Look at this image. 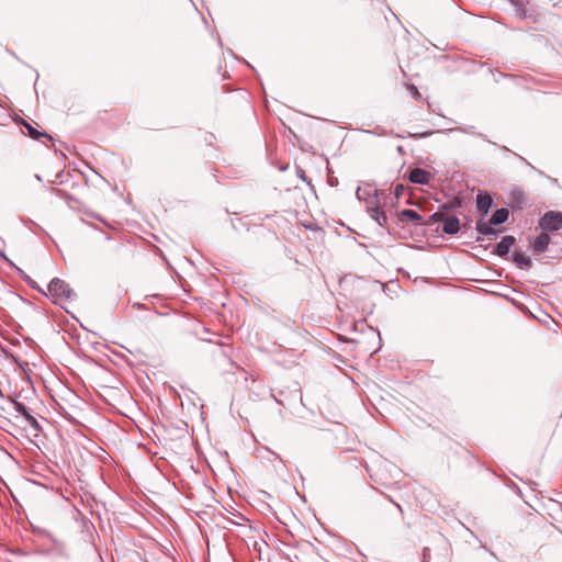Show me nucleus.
<instances>
[{
    "mask_svg": "<svg viewBox=\"0 0 562 562\" xmlns=\"http://www.w3.org/2000/svg\"><path fill=\"white\" fill-rule=\"evenodd\" d=\"M46 292V296H48L54 304L59 305L74 300L76 296V293L70 285L59 278H54L48 283Z\"/></svg>",
    "mask_w": 562,
    "mask_h": 562,
    "instance_id": "1",
    "label": "nucleus"
},
{
    "mask_svg": "<svg viewBox=\"0 0 562 562\" xmlns=\"http://www.w3.org/2000/svg\"><path fill=\"white\" fill-rule=\"evenodd\" d=\"M543 232H555L562 228V213L549 211L539 221Z\"/></svg>",
    "mask_w": 562,
    "mask_h": 562,
    "instance_id": "2",
    "label": "nucleus"
},
{
    "mask_svg": "<svg viewBox=\"0 0 562 562\" xmlns=\"http://www.w3.org/2000/svg\"><path fill=\"white\" fill-rule=\"evenodd\" d=\"M408 179L416 184H428L431 179V173L422 168H414L411 170Z\"/></svg>",
    "mask_w": 562,
    "mask_h": 562,
    "instance_id": "3",
    "label": "nucleus"
},
{
    "mask_svg": "<svg viewBox=\"0 0 562 562\" xmlns=\"http://www.w3.org/2000/svg\"><path fill=\"white\" fill-rule=\"evenodd\" d=\"M493 199L490 193L487 192H480L476 195V207L477 211L481 212L483 215H486L492 206Z\"/></svg>",
    "mask_w": 562,
    "mask_h": 562,
    "instance_id": "4",
    "label": "nucleus"
},
{
    "mask_svg": "<svg viewBox=\"0 0 562 562\" xmlns=\"http://www.w3.org/2000/svg\"><path fill=\"white\" fill-rule=\"evenodd\" d=\"M515 241L516 239L514 236H504L502 240L497 244L495 254L499 257H505L509 252L510 247L515 244Z\"/></svg>",
    "mask_w": 562,
    "mask_h": 562,
    "instance_id": "5",
    "label": "nucleus"
},
{
    "mask_svg": "<svg viewBox=\"0 0 562 562\" xmlns=\"http://www.w3.org/2000/svg\"><path fill=\"white\" fill-rule=\"evenodd\" d=\"M460 231V223L457 216H446L442 232L447 235H454Z\"/></svg>",
    "mask_w": 562,
    "mask_h": 562,
    "instance_id": "6",
    "label": "nucleus"
},
{
    "mask_svg": "<svg viewBox=\"0 0 562 562\" xmlns=\"http://www.w3.org/2000/svg\"><path fill=\"white\" fill-rule=\"evenodd\" d=\"M368 213L372 220H374L380 226L386 227L387 216L380 206L368 207Z\"/></svg>",
    "mask_w": 562,
    "mask_h": 562,
    "instance_id": "7",
    "label": "nucleus"
},
{
    "mask_svg": "<svg viewBox=\"0 0 562 562\" xmlns=\"http://www.w3.org/2000/svg\"><path fill=\"white\" fill-rule=\"evenodd\" d=\"M550 243V237L547 233H541L539 236H537L532 243V248L535 252L542 254L547 250L548 245Z\"/></svg>",
    "mask_w": 562,
    "mask_h": 562,
    "instance_id": "8",
    "label": "nucleus"
},
{
    "mask_svg": "<svg viewBox=\"0 0 562 562\" xmlns=\"http://www.w3.org/2000/svg\"><path fill=\"white\" fill-rule=\"evenodd\" d=\"M510 204L516 209H522L527 204V198L522 190L515 189L510 192Z\"/></svg>",
    "mask_w": 562,
    "mask_h": 562,
    "instance_id": "9",
    "label": "nucleus"
},
{
    "mask_svg": "<svg viewBox=\"0 0 562 562\" xmlns=\"http://www.w3.org/2000/svg\"><path fill=\"white\" fill-rule=\"evenodd\" d=\"M397 218L400 222H413L415 224H420L422 217L420 215L414 211V210H403L400 213H397Z\"/></svg>",
    "mask_w": 562,
    "mask_h": 562,
    "instance_id": "10",
    "label": "nucleus"
},
{
    "mask_svg": "<svg viewBox=\"0 0 562 562\" xmlns=\"http://www.w3.org/2000/svg\"><path fill=\"white\" fill-rule=\"evenodd\" d=\"M513 259L516 266L520 269L529 270L532 266L530 258H528L524 252L515 251Z\"/></svg>",
    "mask_w": 562,
    "mask_h": 562,
    "instance_id": "11",
    "label": "nucleus"
},
{
    "mask_svg": "<svg viewBox=\"0 0 562 562\" xmlns=\"http://www.w3.org/2000/svg\"><path fill=\"white\" fill-rule=\"evenodd\" d=\"M508 215H509V212L507 209H505V207L498 209L493 213V215L490 220V223L492 225H501L508 220Z\"/></svg>",
    "mask_w": 562,
    "mask_h": 562,
    "instance_id": "12",
    "label": "nucleus"
},
{
    "mask_svg": "<svg viewBox=\"0 0 562 562\" xmlns=\"http://www.w3.org/2000/svg\"><path fill=\"white\" fill-rule=\"evenodd\" d=\"M23 126L27 130V134L33 139H40L41 137H46L49 140H53V137L45 132H40L35 127H33L29 122L22 120Z\"/></svg>",
    "mask_w": 562,
    "mask_h": 562,
    "instance_id": "13",
    "label": "nucleus"
},
{
    "mask_svg": "<svg viewBox=\"0 0 562 562\" xmlns=\"http://www.w3.org/2000/svg\"><path fill=\"white\" fill-rule=\"evenodd\" d=\"M492 227V224L490 222H485L483 218L477 220L476 222V231L481 235H485L486 232Z\"/></svg>",
    "mask_w": 562,
    "mask_h": 562,
    "instance_id": "14",
    "label": "nucleus"
},
{
    "mask_svg": "<svg viewBox=\"0 0 562 562\" xmlns=\"http://www.w3.org/2000/svg\"><path fill=\"white\" fill-rule=\"evenodd\" d=\"M13 407L18 413L22 414L24 418H26V415H30V412L27 411L26 406L20 402L14 401Z\"/></svg>",
    "mask_w": 562,
    "mask_h": 562,
    "instance_id": "15",
    "label": "nucleus"
},
{
    "mask_svg": "<svg viewBox=\"0 0 562 562\" xmlns=\"http://www.w3.org/2000/svg\"><path fill=\"white\" fill-rule=\"evenodd\" d=\"M24 280L26 281V283L34 290L38 291L40 293L44 294V295H47V292L42 289L34 280H32L31 278L26 277L24 278Z\"/></svg>",
    "mask_w": 562,
    "mask_h": 562,
    "instance_id": "16",
    "label": "nucleus"
},
{
    "mask_svg": "<svg viewBox=\"0 0 562 562\" xmlns=\"http://www.w3.org/2000/svg\"><path fill=\"white\" fill-rule=\"evenodd\" d=\"M25 420L27 422V424L35 430V431H40L41 430V427H40V424L37 422V419L32 416L31 414L30 415H26V418Z\"/></svg>",
    "mask_w": 562,
    "mask_h": 562,
    "instance_id": "17",
    "label": "nucleus"
},
{
    "mask_svg": "<svg viewBox=\"0 0 562 562\" xmlns=\"http://www.w3.org/2000/svg\"><path fill=\"white\" fill-rule=\"evenodd\" d=\"M461 206V200L456 198L453 201L442 205L443 210H453Z\"/></svg>",
    "mask_w": 562,
    "mask_h": 562,
    "instance_id": "18",
    "label": "nucleus"
},
{
    "mask_svg": "<svg viewBox=\"0 0 562 562\" xmlns=\"http://www.w3.org/2000/svg\"><path fill=\"white\" fill-rule=\"evenodd\" d=\"M445 218H446V215L443 212H436L432 215H430L429 221L437 223V222H443Z\"/></svg>",
    "mask_w": 562,
    "mask_h": 562,
    "instance_id": "19",
    "label": "nucleus"
},
{
    "mask_svg": "<svg viewBox=\"0 0 562 562\" xmlns=\"http://www.w3.org/2000/svg\"><path fill=\"white\" fill-rule=\"evenodd\" d=\"M501 231L499 229H496L494 227H491L486 234L484 236H487L490 240L496 238V236L498 235Z\"/></svg>",
    "mask_w": 562,
    "mask_h": 562,
    "instance_id": "20",
    "label": "nucleus"
},
{
    "mask_svg": "<svg viewBox=\"0 0 562 562\" xmlns=\"http://www.w3.org/2000/svg\"><path fill=\"white\" fill-rule=\"evenodd\" d=\"M431 134H432V131H426V132L414 133V134H411L409 136L414 137V138H423V137H428Z\"/></svg>",
    "mask_w": 562,
    "mask_h": 562,
    "instance_id": "21",
    "label": "nucleus"
},
{
    "mask_svg": "<svg viewBox=\"0 0 562 562\" xmlns=\"http://www.w3.org/2000/svg\"><path fill=\"white\" fill-rule=\"evenodd\" d=\"M408 89H409V91L412 92L413 97H414L416 100L422 99V94H420V92L418 91V89H417L414 85L408 86Z\"/></svg>",
    "mask_w": 562,
    "mask_h": 562,
    "instance_id": "22",
    "label": "nucleus"
},
{
    "mask_svg": "<svg viewBox=\"0 0 562 562\" xmlns=\"http://www.w3.org/2000/svg\"><path fill=\"white\" fill-rule=\"evenodd\" d=\"M404 191V186L403 184H396L395 188H394V195L395 198H400L402 195Z\"/></svg>",
    "mask_w": 562,
    "mask_h": 562,
    "instance_id": "23",
    "label": "nucleus"
},
{
    "mask_svg": "<svg viewBox=\"0 0 562 562\" xmlns=\"http://www.w3.org/2000/svg\"><path fill=\"white\" fill-rule=\"evenodd\" d=\"M296 173L297 176L303 180V181H306L310 183V181L307 180V177L305 176V172L302 168H297L296 170Z\"/></svg>",
    "mask_w": 562,
    "mask_h": 562,
    "instance_id": "24",
    "label": "nucleus"
},
{
    "mask_svg": "<svg viewBox=\"0 0 562 562\" xmlns=\"http://www.w3.org/2000/svg\"><path fill=\"white\" fill-rule=\"evenodd\" d=\"M517 14H518L520 18H525V16H526V11H525V9L522 8V5H518V8H517Z\"/></svg>",
    "mask_w": 562,
    "mask_h": 562,
    "instance_id": "25",
    "label": "nucleus"
},
{
    "mask_svg": "<svg viewBox=\"0 0 562 562\" xmlns=\"http://www.w3.org/2000/svg\"><path fill=\"white\" fill-rule=\"evenodd\" d=\"M394 505L396 506V508L398 509V512H400L401 514H403V508H402V506H401L400 504H397V503H394Z\"/></svg>",
    "mask_w": 562,
    "mask_h": 562,
    "instance_id": "26",
    "label": "nucleus"
},
{
    "mask_svg": "<svg viewBox=\"0 0 562 562\" xmlns=\"http://www.w3.org/2000/svg\"><path fill=\"white\" fill-rule=\"evenodd\" d=\"M357 196L360 199V188L357 189Z\"/></svg>",
    "mask_w": 562,
    "mask_h": 562,
    "instance_id": "27",
    "label": "nucleus"
}]
</instances>
